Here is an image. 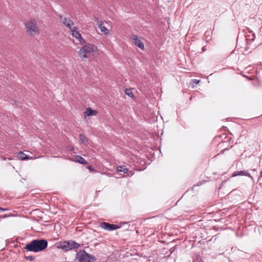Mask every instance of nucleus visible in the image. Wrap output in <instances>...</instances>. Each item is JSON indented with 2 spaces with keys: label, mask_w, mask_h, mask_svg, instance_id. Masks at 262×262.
Wrapping results in <instances>:
<instances>
[{
  "label": "nucleus",
  "mask_w": 262,
  "mask_h": 262,
  "mask_svg": "<svg viewBox=\"0 0 262 262\" xmlns=\"http://www.w3.org/2000/svg\"><path fill=\"white\" fill-rule=\"evenodd\" d=\"M48 246V242L45 239H36L26 245L24 249L27 251L38 252L45 250Z\"/></svg>",
  "instance_id": "obj_1"
},
{
  "label": "nucleus",
  "mask_w": 262,
  "mask_h": 262,
  "mask_svg": "<svg viewBox=\"0 0 262 262\" xmlns=\"http://www.w3.org/2000/svg\"><path fill=\"white\" fill-rule=\"evenodd\" d=\"M76 259L80 262H92L96 260L94 255L88 253L85 250H80L77 252Z\"/></svg>",
  "instance_id": "obj_2"
},
{
  "label": "nucleus",
  "mask_w": 262,
  "mask_h": 262,
  "mask_svg": "<svg viewBox=\"0 0 262 262\" xmlns=\"http://www.w3.org/2000/svg\"><path fill=\"white\" fill-rule=\"evenodd\" d=\"M80 245L79 244L75 241H70L60 242L57 246V248L63 251H67L71 249H78Z\"/></svg>",
  "instance_id": "obj_3"
},
{
  "label": "nucleus",
  "mask_w": 262,
  "mask_h": 262,
  "mask_svg": "<svg viewBox=\"0 0 262 262\" xmlns=\"http://www.w3.org/2000/svg\"><path fill=\"white\" fill-rule=\"evenodd\" d=\"M27 33L35 35L39 33V30L35 20L31 19L25 24Z\"/></svg>",
  "instance_id": "obj_4"
},
{
  "label": "nucleus",
  "mask_w": 262,
  "mask_h": 262,
  "mask_svg": "<svg viewBox=\"0 0 262 262\" xmlns=\"http://www.w3.org/2000/svg\"><path fill=\"white\" fill-rule=\"evenodd\" d=\"M97 47L91 43L86 44L81 48L79 52L80 58H86L87 54L96 51Z\"/></svg>",
  "instance_id": "obj_5"
},
{
  "label": "nucleus",
  "mask_w": 262,
  "mask_h": 262,
  "mask_svg": "<svg viewBox=\"0 0 262 262\" xmlns=\"http://www.w3.org/2000/svg\"><path fill=\"white\" fill-rule=\"evenodd\" d=\"M100 227L108 231H113L120 228L117 225L111 224L107 222H102L100 224Z\"/></svg>",
  "instance_id": "obj_6"
},
{
  "label": "nucleus",
  "mask_w": 262,
  "mask_h": 262,
  "mask_svg": "<svg viewBox=\"0 0 262 262\" xmlns=\"http://www.w3.org/2000/svg\"><path fill=\"white\" fill-rule=\"evenodd\" d=\"M131 39L134 41L135 45L141 50L144 49V43L140 39L137 35H133Z\"/></svg>",
  "instance_id": "obj_7"
},
{
  "label": "nucleus",
  "mask_w": 262,
  "mask_h": 262,
  "mask_svg": "<svg viewBox=\"0 0 262 262\" xmlns=\"http://www.w3.org/2000/svg\"><path fill=\"white\" fill-rule=\"evenodd\" d=\"M77 28L75 27H74L73 28H71L70 29L72 32L73 36L78 39L80 41L81 43H82V41L84 42V40L82 39L81 34L78 31L75 30Z\"/></svg>",
  "instance_id": "obj_8"
},
{
  "label": "nucleus",
  "mask_w": 262,
  "mask_h": 262,
  "mask_svg": "<svg viewBox=\"0 0 262 262\" xmlns=\"http://www.w3.org/2000/svg\"><path fill=\"white\" fill-rule=\"evenodd\" d=\"M97 114V111L93 110L91 108H88L85 112L83 113V115L85 118L90 116H95Z\"/></svg>",
  "instance_id": "obj_9"
},
{
  "label": "nucleus",
  "mask_w": 262,
  "mask_h": 262,
  "mask_svg": "<svg viewBox=\"0 0 262 262\" xmlns=\"http://www.w3.org/2000/svg\"><path fill=\"white\" fill-rule=\"evenodd\" d=\"M97 24L98 27L100 28L102 32H103L105 35H107L109 34V31L104 26V23L102 20L98 21Z\"/></svg>",
  "instance_id": "obj_10"
},
{
  "label": "nucleus",
  "mask_w": 262,
  "mask_h": 262,
  "mask_svg": "<svg viewBox=\"0 0 262 262\" xmlns=\"http://www.w3.org/2000/svg\"><path fill=\"white\" fill-rule=\"evenodd\" d=\"M61 21L66 26L69 28L70 29L72 28L71 26L74 25L73 22L70 18H64L61 20Z\"/></svg>",
  "instance_id": "obj_11"
},
{
  "label": "nucleus",
  "mask_w": 262,
  "mask_h": 262,
  "mask_svg": "<svg viewBox=\"0 0 262 262\" xmlns=\"http://www.w3.org/2000/svg\"><path fill=\"white\" fill-rule=\"evenodd\" d=\"M238 176H246L251 177L250 174L245 170L235 171L232 173V177H235Z\"/></svg>",
  "instance_id": "obj_12"
},
{
  "label": "nucleus",
  "mask_w": 262,
  "mask_h": 262,
  "mask_svg": "<svg viewBox=\"0 0 262 262\" xmlns=\"http://www.w3.org/2000/svg\"><path fill=\"white\" fill-rule=\"evenodd\" d=\"M116 169L118 172H123V174L127 173L128 171V168L124 165L118 166L117 167Z\"/></svg>",
  "instance_id": "obj_13"
},
{
  "label": "nucleus",
  "mask_w": 262,
  "mask_h": 262,
  "mask_svg": "<svg viewBox=\"0 0 262 262\" xmlns=\"http://www.w3.org/2000/svg\"><path fill=\"white\" fill-rule=\"evenodd\" d=\"M18 157L23 160H26L31 159L28 155H26L22 151L18 153Z\"/></svg>",
  "instance_id": "obj_14"
},
{
  "label": "nucleus",
  "mask_w": 262,
  "mask_h": 262,
  "mask_svg": "<svg viewBox=\"0 0 262 262\" xmlns=\"http://www.w3.org/2000/svg\"><path fill=\"white\" fill-rule=\"evenodd\" d=\"M76 161L80 164H85L87 163V162L85 161V160L80 156H77L76 157Z\"/></svg>",
  "instance_id": "obj_15"
},
{
  "label": "nucleus",
  "mask_w": 262,
  "mask_h": 262,
  "mask_svg": "<svg viewBox=\"0 0 262 262\" xmlns=\"http://www.w3.org/2000/svg\"><path fill=\"white\" fill-rule=\"evenodd\" d=\"M79 139L81 141V143L83 144H86V142L88 141V139L86 138V137L83 134H80L79 135Z\"/></svg>",
  "instance_id": "obj_16"
},
{
  "label": "nucleus",
  "mask_w": 262,
  "mask_h": 262,
  "mask_svg": "<svg viewBox=\"0 0 262 262\" xmlns=\"http://www.w3.org/2000/svg\"><path fill=\"white\" fill-rule=\"evenodd\" d=\"M250 33H251V35H246V40H253L255 39V34L253 33L252 31H249Z\"/></svg>",
  "instance_id": "obj_17"
},
{
  "label": "nucleus",
  "mask_w": 262,
  "mask_h": 262,
  "mask_svg": "<svg viewBox=\"0 0 262 262\" xmlns=\"http://www.w3.org/2000/svg\"><path fill=\"white\" fill-rule=\"evenodd\" d=\"M125 94L131 98L134 97V94H133L132 90L129 89H126L125 90Z\"/></svg>",
  "instance_id": "obj_18"
},
{
  "label": "nucleus",
  "mask_w": 262,
  "mask_h": 262,
  "mask_svg": "<svg viewBox=\"0 0 262 262\" xmlns=\"http://www.w3.org/2000/svg\"><path fill=\"white\" fill-rule=\"evenodd\" d=\"M25 258L27 260L33 261L35 259V257L34 256H25Z\"/></svg>",
  "instance_id": "obj_19"
},
{
  "label": "nucleus",
  "mask_w": 262,
  "mask_h": 262,
  "mask_svg": "<svg viewBox=\"0 0 262 262\" xmlns=\"http://www.w3.org/2000/svg\"><path fill=\"white\" fill-rule=\"evenodd\" d=\"M88 169H89L91 171H96L91 166H88Z\"/></svg>",
  "instance_id": "obj_20"
},
{
  "label": "nucleus",
  "mask_w": 262,
  "mask_h": 262,
  "mask_svg": "<svg viewBox=\"0 0 262 262\" xmlns=\"http://www.w3.org/2000/svg\"><path fill=\"white\" fill-rule=\"evenodd\" d=\"M228 150V148H224V149L222 150L220 152V153L223 154L225 150Z\"/></svg>",
  "instance_id": "obj_21"
},
{
  "label": "nucleus",
  "mask_w": 262,
  "mask_h": 262,
  "mask_svg": "<svg viewBox=\"0 0 262 262\" xmlns=\"http://www.w3.org/2000/svg\"><path fill=\"white\" fill-rule=\"evenodd\" d=\"M7 210V209L3 208L0 207V211H6Z\"/></svg>",
  "instance_id": "obj_22"
},
{
  "label": "nucleus",
  "mask_w": 262,
  "mask_h": 262,
  "mask_svg": "<svg viewBox=\"0 0 262 262\" xmlns=\"http://www.w3.org/2000/svg\"><path fill=\"white\" fill-rule=\"evenodd\" d=\"M262 177V170L260 172V177Z\"/></svg>",
  "instance_id": "obj_23"
},
{
  "label": "nucleus",
  "mask_w": 262,
  "mask_h": 262,
  "mask_svg": "<svg viewBox=\"0 0 262 262\" xmlns=\"http://www.w3.org/2000/svg\"><path fill=\"white\" fill-rule=\"evenodd\" d=\"M194 80H195V82H196V83H198L199 82V81H197L196 79H194Z\"/></svg>",
  "instance_id": "obj_24"
},
{
  "label": "nucleus",
  "mask_w": 262,
  "mask_h": 262,
  "mask_svg": "<svg viewBox=\"0 0 262 262\" xmlns=\"http://www.w3.org/2000/svg\"><path fill=\"white\" fill-rule=\"evenodd\" d=\"M194 80H195V82H196V83H198L199 82V81H197L196 79H194Z\"/></svg>",
  "instance_id": "obj_25"
},
{
  "label": "nucleus",
  "mask_w": 262,
  "mask_h": 262,
  "mask_svg": "<svg viewBox=\"0 0 262 262\" xmlns=\"http://www.w3.org/2000/svg\"><path fill=\"white\" fill-rule=\"evenodd\" d=\"M59 17H60V19H62V16H60Z\"/></svg>",
  "instance_id": "obj_26"
},
{
  "label": "nucleus",
  "mask_w": 262,
  "mask_h": 262,
  "mask_svg": "<svg viewBox=\"0 0 262 262\" xmlns=\"http://www.w3.org/2000/svg\"><path fill=\"white\" fill-rule=\"evenodd\" d=\"M71 150H74V148H71Z\"/></svg>",
  "instance_id": "obj_27"
},
{
  "label": "nucleus",
  "mask_w": 262,
  "mask_h": 262,
  "mask_svg": "<svg viewBox=\"0 0 262 262\" xmlns=\"http://www.w3.org/2000/svg\"><path fill=\"white\" fill-rule=\"evenodd\" d=\"M8 159L9 160H11V158H9Z\"/></svg>",
  "instance_id": "obj_28"
},
{
  "label": "nucleus",
  "mask_w": 262,
  "mask_h": 262,
  "mask_svg": "<svg viewBox=\"0 0 262 262\" xmlns=\"http://www.w3.org/2000/svg\"><path fill=\"white\" fill-rule=\"evenodd\" d=\"M3 159H4V160H6V158H3Z\"/></svg>",
  "instance_id": "obj_29"
}]
</instances>
